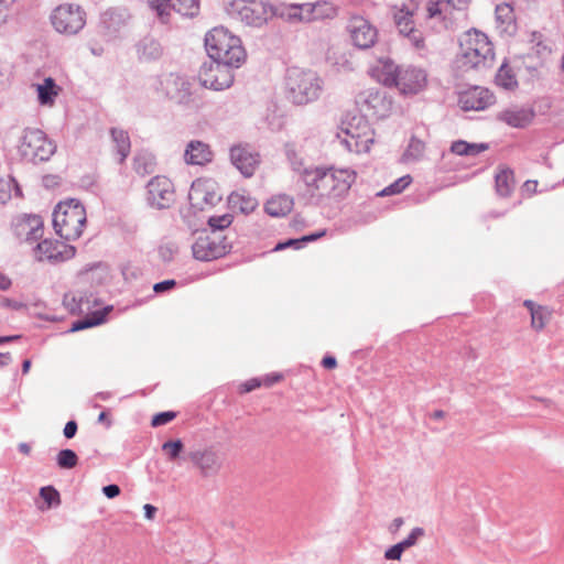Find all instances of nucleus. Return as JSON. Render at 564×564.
<instances>
[{
  "instance_id": "obj_13",
  "label": "nucleus",
  "mask_w": 564,
  "mask_h": 564,
  "mask_svg": "<svg viewBox=\"0 0 564 564\" xmlns=\"http://www.w3.org/2000/svg\"><path fill=\"white\" fill-rule=\"evenodd\" d=\"M427 76L424 69L414 66H402L399 69L397 87L403 95H415L426 86Z\"/></svg>"
},
{
  "instance_id": "obj_32",
  "label": "nucleus",
  "mask_w": 564,
  "mask_h": 564,
  "mask_svg": "<svg viewBox=\"0 0 564 564\" xmlns=\"http://www.w3.org/2000/svg\"><path fill=\"white\" fill-rule=\"evenodd\" d=\"M285 156L291 165V169L300 174L302 181H304V171H310L314 166H306L304 159L300 155L294 143H286L284 145Z\"/></svg>"
},
{
  "instance_id": "obj_25",
  "label": "nucleus",
  "mask_w": 564,
  "mask_h": 564,
  "mask_svg": "<svg viewBox=\"0 0 564 564\" xmlns=\"http://www.w3.org/2000/svg\"><path fill=\"white\" fill-rule=\"evenodd\" d=\"M184 160L191 165H204L213 160V152L207 143L193 140L186 145Z\"/></svg>"
},
{
  "instance_id": "obj_40",
  "label": "nucleus",
  "mask_w": 564,
  "mask_h": 564,
  "mask_svg": "<svg viewBox=\"0 0 564 564\" xmlns=\"http://www.w3.org/2000/svg\"><path fill=\"white\" fill-rule=\"evenodd\" d=\"M56 464L62 469H72L78 464L77 454L70 448H64L56 455Z\"/></svg>"
},
{
  "instance_id": "obj_63",
  "label": "nucleus",
  "mask_w": 564,
  "mask_h": 564,
  "mask_svg": "<svg viewBox=\"0 0 564 564\" xmlns=\"http://www.w3.org/2000/svg\"><path fill=\"white\" fill-rule=\"evenodd\" d=\"M1 305L3 307L12 308L15 311L22 310L25 306L23 303L18 302L15 300L8 299V297L2 299Z\"/></svg>"
},
{
  "instance_id": "obj_14",
  "label": "nucleus",
  "mask_w": 564,
  "mask_h": 564,
  "mask_svg": "<svg viewBox=\"0 0 564 564\" xmlns=\"http://www.w3.org/2000/svg\"><path fill=\"white\" fill-rule=\"evenodd\" d=\"M303 182L318 195L335 198L332 167L314 166L313 169H310V171H304Z\"/></svg>"
},
{
  "instance_id": "obj_30",
  "label": "nucleus",
  "mask_w": 564,
  "mask_h": 564,
  "mask_svg": "<svg viewBox=\"0 0 564 564\" xmlns=\"http://www.w3.org/2000/svg\"><path fill=\"white\" fill-rule=\"evenodd\" d=\"M173 85L175 88L173 98H175L180 105L191 106L194 104L192 84L187 78L176 76L173 80Z\"/></svg>"
},
{
  "instance_id": "obj_56",
  "label": "nucleus",
  "mask_w": 564,
  "mask_h": 564,
  "mask_svg": "<svg viewBox=\"0 0 564 564\" xmlns=\"http://www.w3.org/2000/svg\"><path fill=\"white\" fill-rule=\"evenodd\" d=\"M176 281L174 279L164 280L158 282L153 285V291L158 294L167 292L176 286Z\"/></svg>"
},
{
  "instance_id": "obj_54",
  "label": "nucleus",
  "mask_w": 564,
  "mask_h": 564,
  "mask_svg": "<svg viewBox=\"0 0 564 564\" xmlns=\"http://www.w3.org/2000/svg\"><path fill=\"white\" fill-rule=\"evenodd\" d=\"M468 149V142L464 140L454 141L451 145V152L460 156H467Z\"/></svg>"
},
{
  "instance_id": "obj_6",
  "label": "nucleus",
  "mask_w": 564,
  "mask_h": 564,
  "mask_svg": "<svg viewBox=\"0 0 564 564\" xmlns=\"http://www.w3.org/2000/svg\"><path fill=\"white\" fill-rule=\"evenodd\" d=\"M56 147L40 129H25L19 152L21 156L32 163L45 162L55 153Z\"/></svg>"
},
{
  "instance_id": "obj_3",
  "label": "nucleus",
  "mask_w": 564,
  "mask_h": 564,
  "mask_svg": "<svg viewBox=\"0 0 564 564\" xmlns=\"http://www.w3.org/2000/svg\"><path fill=\"white\" fill-rule=\"evenodd\" d=\"M205 48L209 58L214 61L242 65L246 59L240 39L224 26L214 28L205 35Z\"/></svg>"
},
{
  "instance_id": "obj_28",
  "label": "nucleus",
  "mask_w": 564,
  "mask_h": 564,
  "mask_svg": "<svg viewBox=\"0 0 564 564\" xmlns=\"http://www.w3.org/2000/svg\"><path fill=\"white\" fill-rule=\"evenodd\" d=\"M111 140L113 142V150L118 158V163H123L130 153L131 142L127 131L119 128L110 129Z\"/></svg>"
},
{
  "instance_id": "obj_22",
  "label": "nucleus",
  "mask_w": 564,
  "mask_h": 564,
  "mask_svg": "<svg viewBox=\"0 0 564 564\" xmlns=\"http://www.w3.org/2000/svg\"><path fill=\"white\" fill-rule=\"evenodd\" d=\"M137 57L141 63H151L159 61L164 53V48L159 40L151 35L140 39L135 45Z\"/></svg>"
},
{
  "instance_id": "obj_59",
  "label": "nucleus",
  "mask_w": 564,
  "mask_h": 564,
  "mask_svg": "<svg viewBox=\"0 0 564 564\" xmlns=\"http://www.w3.org/2000/svg\"><path fill=\"white\" fill-rule=\"evenodd\" d=\"M120 487L116 484H110L102 487L104 495L109 498L113 499L120 495Z\"/></svg>"
},
{
  "instance_id": "obj_4",
  "label": "nucleus",
  "mask_w": 564,
  "mask_h": 564,
  "mask_svg": "<svg viewBox=\"0 0 564 564\" xmlns=\"http://www.w3.org/2000/svg\"><path fill=\"white\" fill-rule=\"evenodd\" d=\"M86 225L85 207L77 199H69L56 205L53 212V227L63 239H78Z\"/></svg>"
},
{
  "instance_id": "obj_8",
  "label": "nucleus",
  "mask_w": 564,
  "mask_h": 564,
  "mask_svg": "<svg viewBox=\"0 0 564 564\" xmlns=\"http://www.w3.org/2000/svg\"><path fill=\"white\" fill-rule=\"evenodd\" d=\"M232 246L227 235H200L192 246L193 256L200 261H212L230 252Z\"/></svg>"
},
{
  "instance_id": "obj_29",
  "label": "nucleus",
  "mask_w": 564,
  "mask_h": 564,
  "mask_svg": "<svg viewBox=\"0 0 564 564\" xmlns=\"http://www.w3.org/2000/svg\"><path fill=\"white\" fill-rule=\"evenodd\" d=\"M293 198L289 195H278L270 198L265 205L264 209L268 215L273 217H281L289 214L293 208Z\"/></svg>"
},
{
  "instance_id": "obj_15",
  "label": "nucleus",
  "mask_w": 564,
  "mask_h": 564,
  "mask_svg": "<svg viewBox=\"0 0 564 564\" xmlns=\"http://www.w3.org/2000/svg\"><path fill=\"white\" fill-rule=\"evenodd\" d=\"M347 30L354 45L359 48H369L377 40V30L362 17L352 15L349 19Z\"/></svg>"
},
{
  "instance_id": "obj_19",
  "label": "nucleus",
  "mask_w": 564,
  "mask_h": 564,
  "mask_svg": "<svg viewBox=\"0 0 564 564\" xmlns=\"http://www.w3.org/2000/svg\"><path fill=\"white\" fill-rule=\"evenodd\" d=\"M535 111L532 107H510L498 113L497 119L506 124L517 128H527L534 119Z\"/></svg>"
},
{
  "instance_id": "obj_12",
  "label": "nucleus",
  "mask_w": 564,
  "mask_h": 564,
  "mask_svg": "<svg viewBox=\"0 0 564 564\" xmlns=\"http://www.w3.org/2000/svg\"><path fill=\"white\" fill-rule=\"evenodd\" d=\"M34 253L37 261L46 260L51 263H59L74 258L76 249L65 242L44 239L36 245Z\"/></svg>"
},
{
  "instance_id": "obj_45",
  "label": "nucleus",
  "mask_w": 564,
  "mask_h": 564,
  "mask_svg": "<svg viewBox=\"0 0 564 564\" xmlns=\"http://www.w3.org/2000/svg\"><path fill=\"white\" fill-rule=\"evenodd\" d=\"M40 496L48 508L61 503L59 492L53 486L42 487L40 489Z\"/></svg>"
},
{
  "instance_id": "obj_7",
  "label": "nucleus",
  "mask_w": 564,
  "mask_h": 564,
  "mask_svg": "<svg viewBox=\"0 0 564 564\" xmlns=\"http://www.w3.org/2000/svg\"><path fill=\"white\" fill-rule=\"evenodd\" d=\"M229 14L246 25L260 28L274 14L273 8L257 0H235L230 3Z\"/></svg>"
},
{
  "instance_id": "obj_47",
  "label": "nucleus",
  "mask_w": 564,
  "mask_h": 564,
  "mask_svg": "<svg viewBox=\"0 0 564 564\" xmlns=\"http://www.w3.org/2000/svg\"><path fill=\"white\" fill-rule=\"evenodd\" d=\"M150 6L158 13L162 22H166L170 9H172L169 0H150Z\"/></svg>"
},
{
  "instance_id": "obj_23",
  "label": "nucleus",
  "mask_w": 564,
  "mask_h": 564,
  "mask_svg": "<svg viewBox=\"0 0 564 564\" xmlns=\"http://www.w3.org/2000/svg\"><path fill=\"white\" fill-rule=\"evenodd\" d=\"M400 66L393 61L386 58L379 59L378 63L370 68V75L378 83L387 87H393L398 79Z\"/></svg>"
},
{
  "instance_id": "obj_34",
  "label": "nucleus",
  "mask_w": 564,
  "mask_h": 564,
  "mask_svg": "<svg viewBox=\"0 0 564 564\" xmlns=\"http://www.w3.org/2000/svg\"><path fill=\"white\" fill-rule=\"evenodd\" d=\"M513 172L510 169L501 170L500 173L496 175V189L500 196H509L513 189Z\"/></svg>"
},
{
  "instance_id": "obj_10",
  "label": "nucleus",
  "mask_w": 564,
  "mask_h": 564,
  "mask_svg": "<svg viewBox=\"0 0 564 564\" xmlns=\"http://www.w3.org/2000/svg\"><path fill=\"white\" fill-rule=\"evenodd\" d=\"M187 457L205 478L216 476L225 460V455L213 446L192 451Z\"/></svg>"
},
{
  "instance_id": "obj_24",
  "label": "nucleus",
  "mask_w": 564,
  "mask_h": 564,
  "mask_svg": "<svg viewBox=\"0 0 564 564\" xmlns=\"http://www.w3.org/2000/svg\"><path fill=\"white\" fill-rule=\"evenodd\" d=\"M356 104L361 110L377 113L386 108V93L379 88H368L356 96Z\"/></svg>"
},
{
  "instance_id": "obj_42",
  "label": "nucleus",
  "mask_w": 564,
  "mask_h": 564,
  "mask_svg": "<svg viewBox=\"0 0 564 564\" xmlns=\"http://www.w3.org/2000/svg\"><path fill=\"white\" fill-rule=\"evenodd\" d=\"M412 182L410 175H404L378 193V196H390L402 193Z\"/></svg>"
},
{
  "instance_id": "obj_33",
  "label": "nucleus",
  "mask_w": 564,
  "mask_h": 564,
  "mask_svg": "<svg viewBox=\"0 0 564 564\" xmlns=\"http://www.w3.org/2000/svg\"><path fill=\"white\" fill-rule=\"evenodd\" d=\"M58 94V87L52 77L44 79L43 84L37 85V99L41 105H53Z\"/></svg>"
},
{
  "instance_id": "obj_52",
  "label": "nucleus",
  "mask_w": 564,
  "mask_h": 564,
  "mask_svg": "<svg viewBox=\"0 0 564 564\" xmlns=\"http://www.w3.org/2000/svg\"><path fill=\"white\" fill-rule=\"evenodd\" d=\"M312 11L315 17H330L335 10L329 3L318 1L313 4Z\"/></svg>"
},
{
  "instance_id": "obj_20",
  "label": "nucleus",
  "mask_w": 564,
  "mask_h": 564,
  "mask_svg": "<svg viewBox=\"0 0 564 564\" xmlns=\"http://www.w3.org/2000/svg\"><path fill=\"white\" fill-rule=\"evenodd\" d=\"M230 161L245 177H250L259 164V155L247 148L236 145L230 149Z\"/></svg>"
},
{
  "instance_id": "obj_48",
  "label": "nucleus",
  "mask_w": 564,
  "mask_h": 564,
  "mask_svg": "<svg viewBox=\"0 0 564 564\" xmlns=\"http://www.w3.org/2000/svg\"><path fill=\"white\" fill-rule=\"evenodd\" d=\"M546 311L542 306L531 308V324L535 329H542L545 326Z\"/></svg>"
},
{
  "instance_id": "obj_58",
  "label": "nucleus",
  "mask_w": 564,
  "mask_h": 564,
  "mask_svg": "<svg viewBox=\"0 0 564 564\" xmlns=\"http://www.w3.org/2000/svg\"><path fill=\"white\" fill-rule=\"evenodd\" d=\"M77 430H78L77 422L74 420H70L65 424L63 434L67 440H70L76 435Z\"/></svg>"
},
{
  "instance_id": "obj_53",
  "label": "nucleus",
  "mask_w": 564,
  "mask_h": 564,
  "mask_svg": "<svg viewBox=\"0 0 564 564\" xmlns=\"http://www.w3.org/2000/svg\"><path fill=\"white\" fill-rule=\"evenodd\" d=\"M83 297L76 299L74 294L66 293L63 299V304L72 312L75 313L77 310H82Z\"/></svg>"
},
{
  "instance_id": "obj_60",
  "label": "nucleus",
  "mask_w": 564,
  "mask_h": 564,
  "mask_svg": "<svg viewBox=\"0 0 564 564\" xmlns=\"http://www.w3.org/2000/svg\"><path fill=\"white\" fill-rule=\"evenodd\" d=\"M352 120L358 121L356 127L352 126V123H348L347 128L352 129V134L362 133L364 130H369V126L364 118L359 117V118H354Z\"/></svg>"
},
{
  "instance_id": "obj_57",
  "label": "nucleus",
  "mask_w": 564,
  "mask_h": 564,
  "mask_svg": "<svg viewBox=\"0 0 564 564\" xmlns=\"http://www.w3.org/2000/svg\"><path fill=\"white\" fill-rule=\"evenodd\" d=\"M468 154L467 156H476L479 153L489 149L488 143H469L468 142Z\"/></svg>"
},
{
  "instance_id": "obj_27",
  "label": "nucleus",
  "mask_w": 564,
  "mask_h": 564,
  "mask_svg": "<svg viewBox=\"0 0 564 564\" xmlns=\"http://www.w3.org/2000/svg\"><path fill=\"white\" fill-rule=\"evenodd\" d=\"M332 178L334 181L335 198L343 197L355 182L356 173L348 169L332 167Z\"/></svg>"
},
{
  "instance_id": "obj_18",
  "label": "nucleus",
  "mask_w": 564,
  "mask_h": 564,
  "mask_svg": "<svg viewBox=\"0 0 564 564\" xmlns=\"http://www.w3.org/2000/svg\"><path fill=\"white\" fill-rule=\"evenodd\" d=\"M496 101L495 95L484 87H473L460 95L459 102L464 110H485Z\"/></svg>"
},
{
  "instance_id": "obj_17",
  "label": "nucleus",
  "mask_w": 564,
  "mask_h": 564,
  "mask_svg": "<svg viewBox=\"0 0 564 564\" xmlns=\"http://www.w3.org/2000/svg\"><path fill=\"white\" fill-rule=\"evenodd\" d=\"M14 235L24 241L34 242L42 238L44 231L43 220L37 215H24L13 224Z\"/></svg>"
},
{
  "instance_id": "obj_38",
  "label": "nucleus",
  "mask_w": 564,
  "mask_h": 564,
  "mask_svg": "<svg viewBox=\"0 0 564 564\" xmlns=\"http://www.w3.org/2000/svg\"><path fill=\"white\" fill-rule=\"evenodd\" d=\"M229 202L238 206L243 214L253 212L258 206L257 199L249 195L231 194Z\"/></svg>"
},
{
  "instance_id": "obj_51",
  "label": "nucleus",
  "mask_w": 564,
  "mask_h": 564,
  "mask_svg": "<svg viewBox=\"0 0 564 564\" xmlns=\"http://www.w3.org/2000/svg\"><path fill=\"white\" fill-rule=\"evenodd\" d=\"M425 535V530L423 528L416 527L414 528L410 534L402 540L401 542L404 544L406 549L414 546L417 541Z\"/></svg>"
},
{
  "instance_id": "obj_62",
  "label": "nucleus",
  "mask_w": 564,
  "mask_h": 564,
  "mask_svg": "<svg viewBox=\"0 0 564 564\" xmlns=\"http://www.w3.org/2000/svg\"><path fill=\"white\" fill-rule=\"evenodd\" d=\"M261 386V382L259 379L253 378L248 381H246L243 384H241V392H251L254 389L259 388Z\"/></svg>"
},
{
  "instance_id": "obj_43",
  "label": "nucleus",
  "mask_w": 564,
  "mask_h": 564,
  "mask_svg": "<svg viewBox=\"0 0 564 564\" xmlns=\"http://www.w3.org/2000/svg\"><path fill=\"white\" fill-rule=\"evenodd\" d=\"M497 84L502 86L506 89H512L518 85L512 70L508 67L507 64H502L498 69L496 76Z\"/></svg>"
},
{
  "instance_id": "obj_26",
  "label": "nucleus",
  "mask_w": 564,
  "mask_h": 564,
  "mask_svg": "<svg viewBox=\"0 0 564 564\" xmlns=\"http://www.w3.org/2000/svg\"><path fill=\"white\" fill-rule=\"evenodd\" d=\"M344 133L346 134V138L341 139V143L349 152H368L373 143V139L369 135V130H364L362 133L352 134L351 128H345Z\"/></svg>"
},
{
  "instance_id": "obj_49",
  "label": "nucleus",
  "mask_w": 564,
  "mask_h": 564,
  "mask_svg": "<svg viewBox=\"0 0 564 564\" xmlns=\"http://www.w3.org/2000/svg\"><path fill=\"white\" fill-rule=\"evenodd\" d=\"M175 417H176V412H174V411L159 412L155 415H153V417L151 420V425L153 427L162 426V425L170 423Z\"/></svg>"
},
{
  "instance_id": "obj_37",
  "label": "nucleus",
  "mask_w": 564,
  "mask_h": 564,
  "mask_svg": "<svg viewBox=\"0 0 564 564\" xmlns=\"http://www.w3.org/2000/svg\"><path fill=\"white\" fill-rule=\"evenodd\" d=\"M12 189H14L15 196H22L21 187L13 177L0 180V204H6L11 199Z\"/></svg>"
},
{
  "instance_id": "obj_5",
  "label": "nucleus",
  "mask_w": 564,
  "mask_h": 564,
  "mask_svg": "<svg viewBox=\"0 0 564 564\" xmlns=\"http://www.w3.org/2000/svg\"><path fill=\"white\" fill-rule=\"evenodd\" d=\"M240 66L239 64L227 61L210 59L209 62H205L198 72L199 84L204 88L216 91L228 89L232 86L235 80L234 69Z\"/></svg>"
},
{
  "instance_id": "obj_35",
  "label": "nucleus",
  "mask_w": 564,
  "mask_h": 564,
  "mask_svg": "<svg viewBox=\"0 0 564 564\" xmlns=\"http://www.w3.org/2000/svg\"><path fill=\"white\" fill-rule=\"evenodd\" d=\"M171 8L183 17L193 18L199 12V0H169Z\"/></svg>"
},
{
  "instance_id": "obj_46",
  "label": "nucleus",
  "mask_w": 564,
  "mask_h": 564,
  "mask_svg": "<svg viewBox=\"0 0 564 564\" xmlns=\"http://www.w3.org/2000/svg\"><path fill=\"white\" fill-rule=\"evenodd\" d=\"M424 150H425L424 142H422L421 140L413 137L410 140L409 147L405 151V155L413 160H419L423 155Z\"/></svg>"
},
{
  "instance_id": "obj_36",
  "label": "nucleus",
  "mask_w": 564,
  "mask_h": 564,
  "mask_svg": "<svg viewBox=\"0 0 564 564\" xmlns=\"http://www.w3.org/2000/svg\"><path fill=\"white\" fill-rule=\"evenodd\" d=\"M154 158L149 153H138L133 160V169L140 175H148L154 172Z\"/></svg>"
},
{
  "instance_id": "obj_64",
  "label": "nucleus",
  "mask_w": 564,
  "mask_h": 564,
  "mask_svg": "<svg viewBox=\"0 0 564 564\" xmlns=\"http://www.w3.org/2000/svg\"><path fill=\"white\" fill-rule=\"evenodd\" d=\"M471 0H445L446 4L456 10H463Z\"/></svg>"
},
{
  "instance_id": "obj_1",
  "label": "nucleus",
  "mask_w": 564,
  "mask_h": 564,
  "mask_svg": "<svg viewBox=\"0 0 564 564\" xmlns=\"http://www.w3.org/2000/svg\"><path fill=\"white\" fill-rule=\"evenodd\" d=\"M458 63L466 69L482 70L494 66L495 52L488 36L477 30L466 32L460 40Z\"/></svg>"
},
{
  "instance_id": "obj_44",
  "label": "nucleus",
  "mask_w": 564,
  "mask_h": 564,
  "mask_svg": "<svg viewBox=\"0 0 564 564\" xmlns=\"http://www.w3.org/2000/svg\"><path fill=\"white\" fill-rule=\"evenodd\" d=\"M120 270L126 281H134L141 278L142 275V269L132 261H127L122 263Z\"/></svg>"
},
{
  "instance_id": "obj_9",
  "label": "nucleus",
  "mask_w": 564,
  "mask_h": 564,
  "mask_svg": "<svg viewBox=\"0 0 564 564\" xmlns=\"http://www.w3.org/2000/svg\"><path fill=\"white\" fill-rule=\"evenodd\" d=\"M51 21L58 33L74 35L85 26L86 14L79 6L62 4L53 11Z\"/></svg>"
},
{
  "instance_id": "obj_55",
  "label": "nucleus",
  "mask_w": 564,
  "mask_h": 564,
  "mask_svg": "<svg viewBox=\"0 0 564 564\" xmlns=\"http://www.w3.org/2000/svg\"><path fill=\"white\" fill-rule=\"evenodd\" d=\"M304 246V242H302L301 238H291L285 241L279 242L274 250H283L286 248H294V249H301Z\"/></svg>"
},
{
  "instance_id": "obj_21",
  "label": "nucleus",
  "mask_w": 564,
  "mask_h": 564,
  "mask_svg": "<svg viewBox=\"0 0 564 564\" xmlns=\"http://www.w3.org/2000/svg\"><path fill=\"white\" fill-rule=\"evenodd\" d=\"M395 25L401 35L409 39L415 48L424 46V37L420 30L415 29L411 12L399 11L394 15Z\"/></svg>"
},
{
  "instance_id": "obj_11",
  "label": "nucleus",
  "mask_w": 564,
  "mask_h": 564,
  "mask_svg": "<svg viewBox=\"0 0 564 564\" xmlns=\"http://www.w3.org/2000/svg\"><path fill=\"white\" fill-rule=\"evenodd\" d=\"M148 203L158 209L169 208L174 202V186L166 176H154L148 182Z\"/></svg>"
},
{
  "instance_id": "obj_39",
  "label": "nucleus",
  "mask_w": 564,
  "mask_h": 564,
  "mask_svg": "<svg viewBox=\"0 0 564 564\" xmlns=\"http://www.w3.org/2000/svg\"><path fill=\"white\" fill-rule=\"evenodd\" d=\"M234 216L231 214L224 215H214L208 219V226L210 227V232H217L219 235H224V230L229 228L232 224Z\"/></svg>"
},
{
  "instance_id": "obj_2",
  "label": "nucleus",
  "mask_w": 564,
  "mask_h": 564,
  "mask_svg": "<svg viewBox=\"0 0 564 564\" xmlns=\"http://www.w3.org/2000/svg\"><path fill=\"white\" fill-rule=\"evenodd\" d=\"M286 97L294 105H307L317 100L323 90V80L316 72L291 67L285 75Z\"/></svg>"
},
{
  "instance_id": "obj_61",
  "label": "nucleus",
  "mask_w": 564,
  "mask_h": 564,
  "mask_svg": "<svg viewBox=\"0 0 564 564\" xmlns=\"http://www.w3.org/2000/svg\"><path fill=\"white\" fill-rule=\"evenodd\" d=\"M496 13H497V19L498 20H500L502 18H505V19H512V17H511L512 9L508 4L498 6L497 9H496Z\"/></svg>"
},
{
  "instance_id": "obj_41",
  "label": "nucleus",
  "mask_w": 564,
  "mask_h": 564,
  "mask_svg": "<svg viewBox=\"0 0 564 564\" xmlns=\"http://www.w3.org/2000/svg\"><path fill=\"white\" fill-rule=\"evenodd\" d=\"M162 451L171 462H175L180 458L184 451V443L182 440H169L162 444Z\"/></svg>"
},
{
  "instance_id": "obj_31",
  "label": "nucleus",
  "mask_w": 564,
  "mask_h": 564,
  "mask_svg": "<svg viewBox=\"0 0 564 564\" xmlns=\"http://www.w3.org/2000/svg\"><path fill=\"white\" fill-rule=\"evenodd\" d=\"M111 306H107L101 311H96L90 315L75 321L70 326V332H79L86 328L98 326L106 321L107 314L111 311Z\"/></svg>"
},
{
  "instance_id": "obj_16",
  "label": "nucleus",
  "mask_w": 564,
  "mask_h": 564,
  "mask_svg": "<svg viewBox=\"0 0 564 564\" xmlns=\"http://www.w3.org/2000/svg\"><path fill=\"white\" fill-rule=\"evenodd\" d=\"M129 14L127 10L112 8L105 11L100 17V32L106 40L111 41L118 37L120 31L126 26Z\"/></svg>"
},
{
  "instance_id": "obj_50",
  "label": "nucleus",
  "mask_w": 564,
  "mask_h": 564,
  "mask_svg": "<svg viewBox=\"0 0 564 564\" xmlns=\"http://www.w3.org/2000/svg\"><path fill=\"white\" fill-rule=\"evenodd\" d=\"M406 550L402 542H399L390 547H388L384 552V558L389 561H399Z\"/></svg>"
}]
</instances>
